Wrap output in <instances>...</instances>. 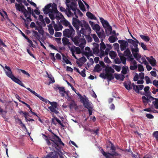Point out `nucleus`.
Instances as JSON below:
<instances>
[{"mask_svg": "<svg viewBox=\"0 0 158 158\" xmlns=\"http://www.w3.org/2000/svg\"><path fill=\"white\" fill-rule=\"evenodd\" d=\"M53 134L54 136L52 138H50L49 139H48V136L45 135L43 134L42 135L45 138V140L48 146H51L53 150L55 148L59 150V148H60L59 145L62 144L64 146V143L62 141L61 139L59 136L54 133H53Z\"/></svg>", "mask_w": 158, "mask_h": 158, "instance_id": "nucleus-1", "label": "nucleus"}, {"mask_svg": "<svg viewBox=\"0 0 158 158\" xmlns=\"http://www.w3.org/2000/svg\"><path fill=\"white\" fill-rule=\"evenodd\" d=\"M75 45L79 46L81 48H84V46L86 44L85 40L83 35L81 36L80 34H78L74 37H73L71 39Z\"/></svg>", "mask_w": 158, "mask_h": 158, "instance_id": "nucleus-2", "label": "nucleus"}, {"mask_svg": "<svg viewBox=\"0 0 158 158\" xmlns=\"http://www.w3.org/2000/svg\"><path fill=\"white\" fill-rule=\"evenodd\" d=\"M4 68L6 69V70H5L6 74L14 82L19 85L25 87L24 84L22 82L13 74L11 69L9 67L7 66L6 65H5Z\"/></svg>", "mask_w": 158, "mask_h": 158, "instance_id": "nucleus-3", "label": "nucleus"}, {"mask_svg": "<svg viewBox=\"0 0 158 158\" xmlns=\"http://www.w3.org/2000/svg\"><path fill=\"white\" fill-rule=\"evenodd\" d=\"M81 30L80 33L82 35H85L87 34H90L91 31V29L89 27L88 23L85 21L83 20L82 23L80 26Z\"/></svg>", "mask_w": 158, "mask_h": 158, "instance_id": "nucleus-4", "label": "nucleus"}, {"mask_svg": "<svg viewBox=\"0 0 158 158\" xmlns=\"http://www.w3.org/2000/svg\"><path fill=\"white\" fill-rule=\"evenodd\" d=\"M69 29H65L63 32V35L64 36L71 38V39L74 37L75 31L72 26H70Z\"/></svg>", "mask_w": 158, "mask_h": 158, "instance_id": "nucleus-5", "label": "nucleus"}, {"mask_svg": "<svg viewBox=\"0 0 158 158\" xmlns=\"http://www.w3.org/2000/svg\"><path fill=\"white\" fill-rule=\"evenodd\" d=\"M27 8L28 10H27L26 9H25V12H24V15L25 17L27 19V20L23 18V16H21L20 17L24 20V22L27 21L29 22L32 21V19H31V12L34 11L33 9L31 10V8L30 7H27Z\"/></svg>", "mask_w": 158, "mask_h": 158, "instance_id": "nucleus-6", "label": "nucleus"}, {"mask_svg": "<svg viewBox=\"0 0 158 158\" xmlns=\"http://www.w3.org/2000/svg\"><path fill=\"white\" fill-rule=\"evenodd\" d=\"M105 71L106 73H107L106 78L109 81H110L114 78L113 75L111 73H114V71L111 67H107L105 69Z\"/></svg>", "mask_w": 158, "mask_h": 158, "instance_id": "nucleus-7", "label": "nucleus"}, {"mask_svg": "<svg viewBox=\"0 0 158 158\" xmlns=\"http://www.w3.org/2000/svg\"><path fill=\"white\" fill-rule=\"evenodd\" d=\"M71 0H65V3L68 8H70L73 11H74V14L75 16L77 18L78 17L77 16L76 10H77L76 4V3L70 2Z\"/></svg>", "mask_w": 158, "mask_h": 158, "instance_id": "nucleus-8", "label": "nucleus"}, {"mask_svg": "<svg viewBox=\"0 0 158 158\" xmlns=\"http://www.w3.org/2000/svg\"><path fill=\"white\" fill-rule=\"evenodd\" d=\"M50 103L51 106L48 107V108L50 110V111L55 113L56 114H58L59 112L58 110L57 103L56 102H51L48 101V102Z\"/></svg>", "mask_w": 158, "mask_h": 158, "instance_id": "nucleus-9", "label": "nucleus"}, {"mask_svg": "<svg viewBox=\"0 0 158 158\" xmlns=\"http://www.w3.org/2000/svg\"><path fill=\"white\" fill-rule=\"evenodd\" d=\"M154 99V98L152 96H150L149 97H146L144 96H143L142 97L143 102L145 106H146L148 103H149L151 101L153 102Z\"/></svg>", "mask_w": 158, "mask_h": 158, "instance_id": "nucleus-10", "label": "nucleus"}, {"mask_svg": "<svg viewBox=\"0 0 158 158\" xmlns=\"http://www.w3.org/2000/svg\"><path fill=\"white\" fill-rule=\"evenodd\" d=\"M82 23V22L80 21L76 18L73 17V25L77 30H79L80 26Z\"/></svg>", "mask_w": 158, "mask_h": 158, "instance_id": "nucleus-11", "label": "nucleus"}, {"mask_svg": "<svg viewBox=\"0 0 158 158\" xmlns=\"http://www.w3.org/2000/svg\"><path fill=\"white\" fill-rule=\"evenodd\" d=\"M22 3V2L19 4L16 3L15 6L17 10L21 12L24 14V12H25V10L26 9L25 8L24 6Z\"/></svg>", "mask_w": 158, "mask_h": 158, "instance_id": "nucleus-12", "label": "nucleus"}, {"mask_svg": "<svg viewBox=\"0 0 158 158\" xmlns=\"http://www.w3.org/2000/svg\"><path fill=\"white\" fill-rule=\"evenodd\" d=\"M132 85L133 89L138 94H140L139 90H142L144 87L143 85H136L134 83H132Z\"/></svg>", "mask_w": 158, "mask_h": 158, "instance_id": "nucleus-13", "label": "nucleus"}, {"mask_svg": "<svg viewBox=\"0 0 158 158\" xmlns=\"http://www.w3.org/2000/svg\"><path fill=\"white\" fill-rule=\"evenodd\" d=\"M52 6V3H50L45 6L44 8H43V11L45 14H48L50 12H52V10L50 8Z\"/></svg>", "mask_w": 158, "mask_h": 158, "instance_id": "nucleus-14", "label": "nucleus"}, {"mask_svg": "<svg viewBox=\"0 0 158 158\" xmlns=\"http://www.w3.org/2000/svg\"><path fill=\"white\" fill-rule=\"evenodd\" d=\"M83 105L85 108L88 109L89 112V116L91 115L92 113V109L93 107L89 103V101L86 102Z\"/></svg>", "mask_w": 158, "mask_h": 158, "instance_id": "nucleus-15", "label": "nucleus"}, {"mask_svg": "<svg viewBox=\"0 0 158 158\" xmlns=\"http://www.w3.org/2000/svg\"><path fill=\"white\" fill-rule=\"evenodd\" d=\"M146 58L147 60L152 66L154 67L156 65V60L152 56H151L150 57H147Z\"/></svg>", "mask_w": 158, "mask_h": 158, "instance_id": "nucleus-16", "label": "nucleus"}, {"mask_svg": "<svg viewBox=\"0 0 158 158\" xmlns=\"http://www.w3.org/2000/svg\"><path fill=\"white\" fill-rule=\"evenodd\" d=\"M99 19L104 28H106V27L110 26L109 24L108 21L105 20L102 17H100Z\"/></svg>", "mask_w": 158, "mask_h": 158, "instance_id": "nucleus-17", "label": "nucleus"}, {"mask_svg": "<svg viewBox=\"0 0 158 158\" xmlns=\"http://www.w3.org/2000/svg\"><path fill=\"white\" fill-rule=\"evenodd\" d=\"M96 32L98 37L101 40V41H103L104 39H105L106 37V35L104 31L102 30V31Z\"/></svg>", "mask_w": 158, "mask_h": 158, "instance_id": "nucleus-18", "label": "nucleus"}, {"mask_svg": "<svg viewBox=\"0 0 158 158\" xmlns=\"http://www.w3.org/2000/svg\"><path fill=\"white\" fill-rule=\"evenodd\" d=\"M127 42L129 43L132 44L134 47H138V44H139L140 43L137 40H133L131 39H128Z\"/></svg>", "mask_w": 158, "mask_h": 158, "instance_id": "nucleus-19", "label": "nucleus"}, {"mask_svg": "<svg viewBox=\"0 0 158 158\" xmlns=\"http://www.w3.org/2000/svg\"><path fill=\"white\" fill-rule=\"evenodd\" d=\"M62 41L64 46L70 45L71 44L69 42V40L66 38V37H63L62 39Z\"/></svg>", "mask_w": 158, "mask_h": 158, "instance_id": "nucleus-20", "label": "nucleus"}, {"mask_svg": "<svg viewBox=\"0 0 158 158\" xmlns=\"http://www.w3.org/2000/svg\"><path fill=\"white\" fill-rule=\"evenodd\" d=\"M61 23L66 27H69L70 26H72L70 23L64 18L61 21Z\"/></svg>", "mask_w": 158, "mask_h": 158, "instance_id": "nucleus-21", "label": "nucleus"}, {"mask_svg": "<svg viewBox=\"0 0 158 158\" xmlns=\"http://www.w3.org/2000/svg\"><path fill=\"white\" fill-rule=\"evenodd\" d=\"M53 27L56 31L61 30L63 28L62 25L60 24L58 25L56 24H54L53 25Z\"/></svg>", "mask_w": 158, "mask_h": 158, "instance_id": "nucleus-22", "label": "nucleus"}, {"mask_svg": "<svg viewBox=\"0 0 158 158\" xmlns=\"http://www.w3.org/2000/svg\"><path fill=\"white\" fill-rule=\"evenodd\" d=\"M78 2L80 9L83 11H85V9L84 5L81 0H78Z\"/></svg>", "mask_w": 158, "mask_h": 158, "instance_id": "nucleus-23", "label": "nucleus"}, {"mask_svg": "<svg viewBox=\"0 0 158 158\" xmlns=\"http://www.w3.org/2000/svg\"><path fill=\"white\" fill-rule=\"evenodd\" d=\"M86 15L88 18L92 19L95 20L97 19V18L95 15L89 12H87L86 13Z\"/></svg>", "mask_w": 158, "mask_h": 158, "instance_id": "nucleus-24", "label": "nucleus"}, {"mask_svg": "<svg viewBox=\"0 0 158 158\" xmlns=\"http://www.w3.org/2000/svg\"><path fill=\"white\" fill-rule=\"evenodd\" d=\"M77 94L80 97L81 101L83 104L89 101L88 100L84 98L81 94Z\"/></svg>", "mask_w": 158, "mask_h": 158, "instance_id": "nucleus-25", "label": "nucleus"}, {"mask_svg": "<svg viewBox=\"0 0 158 158\" xmlns=\"http://www.w3.org/2000/svg\"><path fill=\"white\" fill-rule=\"evenodd\" d=\"M124 86L125 88L127 90L132 89L133 87L132 84H131V82H129V83H128V84H127L126 83H124Z\"/></svg>", "mask_w": 158, "mask_h": 158, "instance_id": "nucleus-26", "label": "nucleus"}, {"mask_svg": "<svg viewBox=\"0 0 158 158\" xmlns=\"http://www.w3.org/2000/svg\"><path fill=\"white\" fill-rule=\"evenodd\" d=\"M51 7H52V8L51 9V10H52V12L56 13L58 11L57 9V5L55 3H53L52 4Z\"/></svg>", "mask_w": 158, "mask_h": 158, "instance_id": "nucleus-27", "label": "nucleus"}, {"mask_svg": "<svg viewBox=\"0 0 158 158\" xmlns=\"http://www.w3.org/2000/svg\"><path fill=\"white\" fill-rule=\"evenodd\" d=\"M35 30H37L39 33L41 35H43L44 33V31L41 26L39 27H35Z\"/></svg>", "mask_w": 158, "mask_h": 158, "instance_id": "nucleus-28", "label": "nucleus"}, {"mask_svg": "<svg viewBox=\"0 0 158 158\" xmlns=\"http://www.w3.org/2000/svg\"><path fill=\"white\" fill-rule=\"evenodd\" d=\"M140 36L142 40L146 42L149 41L150 40V38L148 36L141 35H140Z\"/></svg>", "mask_w": 158, "mask_h": 158, "instance_id": "nucleus-29", "label": "nucleus"}, {"mask_svg": "<svg viewBox=\"0 0 158 158\" xmlns=\"http://www.w3.org/2000/svg\"><path fill=\"white\" fill-rule=\"evenodd\" d=\"M102 70V69L101 68L100 65L98 64H97L94 68V72H99L101 71Z\"/></svg>", "mask_w": 158, "mask_h": 158, "instance_id": "nucleus-30", "label": "nucleus"}, {"mask_svg": "<svg viewBox=\"0 0 158 158\" xmlns=\"http://www.w3.org/2000/svg\"><path fill=\"white\" fill-rule=\"evenodd\" d=\"M152 103L155 109H158V98H154V101L152 102Z\"/></svg>", "mask_w": 158, "mask_h": 158, "instance_id": "nucleus-31", "label": "nucleus"}, {"mask_svg": "<svg viewBox=\"0 0 158 158\" xmlns=\"http://www.w3.org/2000/svg\"><path fill=\"white\" fill-rule=\"evenodd\" d=\"M32 32L33 35L34 37H36L38 40L40 39V35L38 33L37 31L34 30H32Z\"/></svg>", "mask_w": 158, "mask_h": 158, "instance_id": "nucleus-32", "label": "nucleus"}, {"mask_svg": "<svg viewBox=\"0 0 158 158\" xmlns=\"http://www.w3.org/2000/svg\"><path fill=\"white\" fill-rule=\"evenodd\" d=\"M35 95L38 98H39L43 102H44L46 103H47L48 102L49 100L44 99V98L41 97V96H40V95L36 93L35 94Z\"/></svg>", "mask_w": 158, "mask_h": 158, "instance_id": "nucleus-33", "label": "nucleus"}, {"mask_svg": "<svg viewBox=\"0 0 158 158\" xmlns=\"http://www.w3.org/2000/svg\"><path fill=\"white\" fill-rule=\"evenodd\" d=\"M71 9L70 8H68V10H66L65 13L68 17H70L73 15V13L71 12Z\"/></svg>", "mask_w": 158, "mask_h": 158, "instance_id": "nucleus-34", "label": "nucleus"}, {"mask_svg": "<svg viewBox=\"0 0 158 158\" xmlns=\"http://www.w3.org/2000/svg\"><path fill=\"white\" fill-rule=\"evenodd\" d=\"M75 106L77 107V104L75 103L74 100H72V101L70 103L69 105V107L70 108H73Z\"/></svg>", "mask_w": 158, "mask_h": 158, "instance_id": "nucleus-35", "label": "nucleus"}, {"mask_svg": "<svg viewBox=\"0 0 158 158\" xmlns=\"http://www.w3.org/2000/svg\"><path fill=\"white\" fill-rule=\"evenodd\" d=\"M84 35L85 37V38L87 41L89 42H90L92 41V37L90 36L89 35H86V34L83 35Z\"/></svg>", "mask_w": 158, "mask_h": 158, "instance_id": "nucleus-36", "label": "nucleus"}, {"mask_svg": "<svg viewBox=\"0 0 158 158\" xmlns=\"http://www.w3.org/2000/svg\"><path fill=\"white\" fill-rule=\"evenodd\" d=\"M91 35L92 36L95 42L98 43L99 42V39L95 34H91Z\"/></svg>", "mask_w": 158, "mask_h": 158, "instance_id": "nucleus-37", "label": "nucleus"}, {"mask_svg": "<svg viewBox=\"0 0 158 158\" xmlns=\"http://www.w3.org/2000/svg\"><path fill=\"white\" fill-rule=\"evenodd\" d=\"M108 40L110 43H113L116 41L115 37L113 35L110 36L108 38Z\"/></svg>", "mask_w": 158, "mask_h": 158, "instance_id": "nucleus-38", "label": "nucleus"}, {"mask_svg": "<svg viewBox=\"0 0 158 158\" xmlns=\"http://www.w3.org/2000/svg\"><path fill=\"white\" fill-rule=\"evenodd\" d=\"M105 29L106 30V32L107 34L108 33H111L112 29L110 25L106 27V28Z\"/></svg>", "mask_w": 158, "mask_h": 158, "instance_id": "nucleus-39", "label": "nucleus"}, {"mask_svg": "<svg viewBox=\"0 0 158 158\" xmlns=\"http://www.w3.org/2000/svg\"><path fill=\"white\" fill-rule=\"evenodd\" d=\"M111 144V146L110 147V150L112 151V152H115L116 150V148L115 147L114 145L110 141L109 142Z\"/></svg>", "mask_w": 158, "mask_h": 158, "instance_id": "nucleus-40", "label": "nucleus"}, {"mask_svg": "<svg viewBox=\"0 0 158 158\" xmlns=\"http://www.w3.org/2000/svg\"><path fill=\"white\" fill-rule=\"evenodd\" d=\"M135 48H131V51L133 54H135V53H138V52L139 51V49L138 47Z\"/></svg>", "mask_w": 158, "mask_h": 158, "instance_id": "nucleus-41", "label": "nucleus"}, {"mask_svg": "<svg viewBox=\"0 0 158 158\" xmlns=\"http://www.w3.org/2000/svg\"><path fill=\"white\" fill-rule=\"evenodd\" d=\"M109 55L111 58H112L116 57V54L115 52L113 51H111L109 53Z\"/></svg>", "mask_w": 158, "mask_h": 158, "instance_id": "nucleus-42", "label": "nucleus"}, {"mask_svg": "<svg viewBox=\"0 0 158 158\" xmlns=\"http://www.w3.org/2000/svg\"><path fill=\"white\" fill-rule=\"evenodd\" d=\"M94 30H95L96 31H98L100 30V28L99 26L97 24H94V26L92 27Z\"/></svg>", "mask_w": 158, "mask_h": 158, "instance_id": "nucleus-43", "label": "nucleus"}, {"mask_svg": "<svg viewBox=\"0 0 158 158\" xmlns=\"http://www.w3.org/2000/svg\"><path fill=\"white\" fill-rule=\"evenodd\" d=\"M124 55L126 56H129L131 54L129 49L127 48L124 52Z\"/></svg>", "mask_w": 158, "mask_h": 158, "instance_id": "nucleus-44", "label": "nucleus"}, {"mask_svg": "<svg viewBox=\"0 0 158 158\" xmlns=\"http://www.w3.org/2000/svg\"><path fill=\"white\" fill-rule=\"evenodd\" d=\"M144 110L148 112H153L154 113L155 112H156L158 113V111L156 110H153L151 109L150 108H146L144 109Z\"/></svg>", "mask_w": 158, "mask_h": 158, "instance_id": "nucleus-45", "label": "nucleus"}, {"mask_svg": "<svg viewBox=\"0 0 158 158\" xmlns=\"http://www.w3.org/2000/svg\"><path fill=\"white\" fill-rule=\"evenodd\" d=\"M48 15L50 18L52 20L55 19V13L54 12H50L48 13Z\"/></svg>", "mask_w": 158, "mask_h": 158, "instance_id": "nucleus-46", "label": "nucleus"}, {"mask_svg": "<svg viewBox=\"0 0 158 158\" xmlns=\"http://www.w3.org/2000/svg\"><path fill=\"white\" fill-rule=\"evenodd\" d=\"M134 57L137 60H139L140 59L141 57L140 55L138 53H135V54H133Z\"/></svg>", "mask_w": 158, "mask_h": 158, "instance_id": "nucleus-47", "label": "nucleus"}, {"mask_svg": "<svg viewBox=\"0 0 158 158\" xmlns=\"http://www.w3.org/2000/svg\"><path fill=\"white\" fill-rule=\"evenodd\" d=\"M120 60L122 62V63L124 64H125L126 63V58L125 57L123 56H119Z\"/></svg>", "mask_w": 158, "mask_h": 158, "instance_id": "nucleus-48", "label": "nucleus"}, {"mask_svg": "<svg viewBox=\"0 0 158 158\" xmlns=\"http://www.w3.org/2000/svg\"><path fill=\"white\" fill-rule=\"evenodd\" d=\"M56 89H57L59 90L60 92H62L64 93H66V92L65 90L64 87L57 86Z\"/></svg>", "mask_w": 158, "mask_h": 158, "instance_id": "nucleus-49", "label": "nucleus"}, {"mask_svg": "<svg viewBox=\"0 0 158 158\" xmlns=\"http://www.w3.org/2000/svg\"><path fill=\"white\" fill-rule=\"evenodd\" d=\"M100 47L101 50H104L106 48V45L103 41H101V43L100 44Z\"/></svg>", "mask_w": 158, "mask_h": 158, "instance_id": "nucleus-50", "label": "nucleus"}, {"mask_svg": "<svg viewBox=\"0 0 158 158\" xmlns=\"http://www.w3.org/2000/svg\"><path fill=\"white\" fill-rule=\"evenodd\" d=\"M39 19L40 21H41L44 24V26H45L46 24L45 23V22L44 20L43 16L42 15H40L39 16Z\"/></svg>", "mask_w": 158, "mask_h": 158, "instance_id": "nucleus-51", "label": "nucleus"}, {"mask_svg": "<svg viewBox=\"0 0 158 158\" xmlns=\"http://www.w3.org/2000/svg\"><path fill=\"white\" fill-rule=\"evenodd\" d=\"M140 94L142 95H145V96H147V97H149L150 96H151L150 95L151 93L150 91L145 92V93L144 92H140Z\"/></svg>", "mask_w": 158, "mask_h": 158, "instance_id": "nucleus-52", "label": "nucleus"}, {"mask_svg": "<svg viewBox=\"0 0 158 158\" xmlns=\"http://www.w3.org/2000/svg\"><path fill=\"white\" fill-rule=\"evenodd\" d=\"M93 53L94 54H98L99 52L98 48L97 47H95L93 49Z\"/></svg>", "mask_w": 158, "mask_h": 158, "instance_id": "nucleus-53", "label": "nucleus"}, {"mask_svg": "<svg viewBox=\"0 0 158 158\" xmlns=\"http://www.w3.org/2000/svg\"><path fill=\"white\" fill-rule=\"evenodd\" d=\"M138 71L139 72L143 71H144V69L143 66L141 64H139L138 65Z\"/></svg>", "mask_w": 158, "mask_h": 158, "instance_id": "nucleus-54", "label": "nucleus"}, {"mask_svg": "<svg viewBox=\"0 0 158 158\" xmlns=\"http://www.w3.org/2000/svg\"><path fill=\"white\" fill-rule=\"evenodd\" d=\"M54 155L53 154L52 152H51L48 154L44 158H55V157H54Z\"/></svg>", "mask_w": 158, "mask_h": 158, "instance_id": "nucleus-55", "label": "nucleus"}, {"mask_svg": "<svg viewBox=\"0 0 158 158\" xmlns=\"http://www.w3.org/2000/svg\"><path fill=\"white\" fill-rule=\"evenodd\" d=\"M139 44L141 45V47L143 50H147L146 45L145 44L143 43H140Z\"/></svg>", "mask_w": 158, "mask_h": 158, "instance_id": "nucleus-56", "label": "nucleus"}, {"mask_svg": "<svg viewBox=\"0 0 158 158\" xmlns=\"http://www.w3.org/2000/svg\"><path fill=\"white\" fill-rule=\"evenodd\" d=\"M54 53H50V56L51 59L53 61L55 62L56 60V59L55 58Z\"/></svg>", "mask_w": 158, "mask_h": 158, "instance_id": "nucleus-57", "label": "nucleus"}, {"mask_svg": "<svg viewBox=\"0 0 158 158\" xmlns=\"http://www.w3.org/2000/svg\"><path fill=\"white\" fill-rule=\"evenodd\" d=\"M145 78L147 84H148L152 83V81L150 80V78L148 76H146Z\"/></svg>", "mask_w": 158, "mask_h": 158, "instance_id": "nucleus-58", "label": "nucleus"}, {"mask_svg": "<svg viewBox=\"0 0 158 158\" xmlns=\"http://www.w3.org/2000/svg\"><path fill=\"white\" fill-rule=\"evenodd\" d=\"M55 13V18L57 19L58 20H59L61 19V17L59 16L58 11H57V12L56 13Z\"/></svg>", "mask_w": 158, "mask_h": 158, "instance_id": "nucleus-59", "label": "nucleus"}, {"mask_svg": "<svg viewBox=\"0 0 158 158\" xmlns=\"http://www.w3.org/2000/svg\"><path fill=\"white\" fill-rule=\"evenodd\" d=\"M113 67L118 72H119L121 69V67L119 66L114 65Z\"/></svg>", "mask_w": 158, "mask_h": 158, "instance_id": "nucleus-60", "label": "nucleus"}, {"mask_svg": "<svg viewBox=\"0 0 158 158\" xmlns=\"http://www.w3.org/2000/svg\"><path fill=\"white\" fill-rule=\"evenodd\" d=\"M82 77H85L86 76L85 70L84 69L81 72H80L79 73Z\"/></svg>", "mask_w": 158, "mask_h": 158, "instance_id": "nucleus-61", "label": "nucleus"}, {"mask_svg": "<svg viewBox=\"0 0 158 158\" xmlns=\"http://www.w3.org/2000/svg\"><path fill=\"white\" fill-rule=\"evenodd\" d=\"M74 47L75 48V51L77 54H79L81 53V50L78 47H75L74 46Z\"/></svg>", "mask_w": 158, "mask_h": 158, "instance_id": "nucleus-62", "label": "nucleus"}, {"mask_svg": "<svg viewBox=\"0 0 158 158\" xmlns=\"http://www.w3.org/2000/svg\"><path fill=\"white\" fill-rule=\"evenodd\" d=\"M153 135L157 139H158V131L154 132L153 133Z\"/></svg>", "mask_w": 158, "mask_h": 158, "instance_id": "nucleus-63", "label": "nucleus"}, {"mask_svg": "<svg viewBox=\"0 0 158 158\" xmlns=\"http://www.w3.org/2000/svg\"><path fill=\"white\" fill-rule=\"evenodd\" d=\"M152 83L157 88L158 87V80L157 81L156 80H154L152 82Z\"/></svg>", "mask_w": 158, "mask_h": 158, "instance_id": "nucleus-64", "label": "nucleus"}]
</instances>
